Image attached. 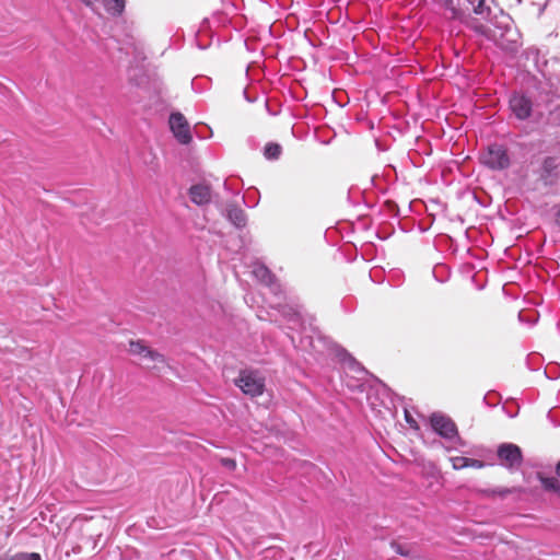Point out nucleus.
<instances>
[{
	"instance_id": "obj_1",
	"label": "nucleus",
	"mask_w": 560,
	"mask_h": 560,
	"mask_svg": "<svg viewBox=\"0 0 560 560\" xmlns=\"http://www.w3.org/2000/svg\"><path fill=\"white\" fill-rule=\"evenodd\" d=\"M441 7L450 20L459 21L475 33L493 42L499 48L514 52L517 50L518 33L513 27L511 18L501 12L500 18L491 21V8L486 0H442Z\"/></svg>"
},
{
	"instance_id": "obj_2",
	"label": "nucleus",
	"mask_w": 560,
	"mask_h": 560,
	"mask_svg": "<svg viewBox=\"0 0 560 560\" xmlns=\"http://www.w3.org/2000/svg\"><path fill=\"white\" fill-rule=\"evenodd\" d=\"M497 456L500 465L510 471L517 470L523 464V453L518 445L502 443L498 446Z\"/></svg>"
},
{
	"instance_id": "obj_3",
	"label": "nucleus",
	"mask_w": 560,
	"mask_h": 560,
	"mask_svg": "<svg viewBox=\"0 0 560 560\" xmlns=\"http://www.w3.org/2000/svg\"><path fill=\"white\" fill-rule=\"evenodd\" d=\"M481 162L487 167L501 171L510 166V158L506 149L501 144H491L481 155Z\"/></svg>"
},
{
	"instance_id": "obj_4",
	"label": "nucleus",
	"mask_w": 560,
	"mask_h": 560,
	"mask_svg": "<svg viewBox=\"0 0 560 560\" xmlns=\"http://www.w3.org/2000/svg\"><path fill=\"white\" fill-rule=\"evenodd\" d=\"M235 384L245 395H249L252 397L261 395L265 388L264 378L252 371L242 372L238 378L235 381Z\"/></svg>"
},
{
	"instance_id": "obj_5",
	"label": "nucleus",
	"mask_w": 560,
	"mask_h": 560,
	"mask_svg": "<svg viewBox=\"0 0 560 560\" xmlns=\"http://www.w3.org/2000/svg\"><path fill=\"white\" fill-rule=\"evenodd\" d=\"M168 124L174 137L179 143H190L192 139L190 126L182 113H172L168 119Z\"/></svg>"
},
{
	"instance_id": "obj_6",
	"label": "nucleus",
	"mask_w": 560,
	"mask_h": 560,
	"mask_svg": "<svg viewBox=\"0 0 560 560\" xmlns=\"http://www.w3.org/2000/svg\"><path fill=\"white\" fill-rule=\"evenodd\" d=\"M432 429L442 438L452 440L458 438L457 427L454 421L441 413H432L430 418Z\"/></svg>"
},
{
	"instance_id": "obj_7",
	"label": "nucleus",
	"mask_w": 560,
	"mask_h": 560,
	"mask_svg": "<svg viewBox=\"0 0 560 560\" xmlns=\"http://www.w3.org/2000/svg\"><path fill=\"white\" fill-rule=\"evenodd\" d=\"M510 109L513 115L520 120H526L530 117L533 112V102L524 94H513L510 98Z\"/></svg>"
},
{
	"instance_id": "obj_8",
	"label": "nucleus",
	"mask_w": 560,
	"mask_h": 560,
	"mask_svg": "<svg viewBox=\"0 0 560 560\" xmlns=\"http://www.w3.org/2000/svg\"><path fill=\"white\" fill-rule=\"evenodd\" d=\"M253 275L261 283L269 287L270 291L275 295H279L281 293V285L277 282L275 276L265 265H256L253 269Z\"/></svg>"
},
{
	"instance_id": "obj_9",
	"label": "nucleus",
	"mask_w": 560,
	"mask_h": 560,
	"mask_svg": "<svg viewBox=\"0 0 560 560\" xmlns=\"http://www.w3.org/2000/svg\"><path fill=\"white\" fill-rule=\"evenodd\" d=\"M129 351H130V353H132L135 355H141L143 358L150 359L153 362H160V363L165 362V358L163 354L148 348L141 341H130L129 342Z\"/></svg>"
},
{
	"instance_id": "obj_10",
	"label": "nucleus",
	"mask_w": 560,
	"mask_h": 560,
	"mask_svg": "<svg viewBox=\"0 0 560 560\" xmlns=\"http://www.w3.org/2000/svg\"><path fill=\"white\" fill-rule=\"evenodd\" d=\"M189 197L190 200L198 206L207 205L211 200L210 187L203 184L192 185L189 188Z\"/></svg>"
},
{
	"instance_id": "obj_11",
	"label": "nucleus",
	"mask_w": 560,
	"mask_h": 560,
	"mask_svg": "<svg viewBox=\"0 0 560 560\" xmlns=\"http://www.w3.org/2000/svg\"><path fill=\"white\" fill-rule=\"evenodd\" d=\"M557 168L558 163L557 159L552 156H548L544 160L541 165V174L540 178L545 182L546 185H551L557 178Z\"/></svg>"
},
{
	"instance_id": "obj_12",
	"label": "nucleus",
	"mask_w": 560,
	"mask_h": 560,
	"mask_svg": "<svg viewBox=\"0 0 560 560\" xmlns=\"http://www.w3.org/2000/svg\"><path fill=\"white\" fill-rule=\"evenodd\" d=\"M226 218L234 226L238 229L244 228L247 222L245 211L234 205L228 206Z\"/></svg>"
},
{
	"instance_id": "obj_13",
	"label": "nucleus",
	"mask_w": 560,
	"mask_h": 560,
	"mask_svg": "<svg viewBox=\"0 0 560 560\" xmlns=\"http://www.w3.org/2000/svg\"><path fill=\"white\" fill-rule=\"evenodd\" d=\"M451 460H452L453 468L457 469V470L466 468V467L480 469V468H483L486 465L482 460L475 459V458H468V457H464V456H456V457H453Z\"/></svg>"
},
{
	"instance_id": "obj_14",
	"label": "nucleus",
	"mask_w": 560,
	"mask_h": 560,
	"mask_svg": "<svg viewBox=\"0 0 560 560\" xmlns=\"http://www.w3.org/2000/svg\"><path fill=\"white\" fill-rule=\"evenodd\" d=\"M105 10L113 16H119L125 11L126 0H102Z\"/></svg>"
},
{
	"instance_id": "obj_15",
	"label": "nucleus",
	"mask_w": 560,
	"mask_h": 560,
	"mask_svg": "<svg viewBox=\"0 0 560 560\" xmlns=\"http://www.w3.org/2000/svg\"><path fill=\"white\" fill-rule=\"evenodd\" d=\"M538 478H539L545 490L552 491L560 495V482L557 478L544 477L541 475H538Z\"/></svg>"
},
{
	"instance_id": "obj_16",
	"label": "nucleus",
	"mask_w": 560,
	"mask_h": 560,
	"mask_svg": "<svg viewBox=\"0 0 560 560\" xmlns=\"http://www.w3.org/2000/svg\"><path fill=\"white\" fill-rule=\"evenodd\" d=\"M281 145L275 142L267 143L264 149V155L267 160H278L281 155Z\"/></svg>"
},
{
	"instance_id": "obj_17",
	"label": "nucleus",
	"mask_w": 560,
	"mask_h": 560,
	"mask_svg": "<svg viewBox=\"0 0 560 560\" xmlns=\"http://www.w3.org/2000/svg\"><path fill=\"white\" fill-rule=\"evenodd\" d=\"M523 491L524 490L520 487H513V488H500V489L495 490V493L499 494L500 497L504 498L508 494L518 493V492H523Z\"/></svg>"
},
{
	"instance_id": "obj_18",
	"label": "nucleus",
	"mask_w": 560,
	"mask_h": 560,
	"mask_svg": "<svg viewBox=\"0 0 560 560\" xmlns=\"http://www.w3.org/2000/svg\"><path fill=\"white\" fill-rule=\"evenodd\" d=\"M341 360L345 361V362H348V364L353 368V366H357L358 369L360 368V364L355 361V359L353 357H351L348 352L346 351H342V357H341Z\"/></svg>"
},
{
	"instance_id": "obj_19",
	"label": "nucleus",
	"mask_w": 560,
	"mask_h": 560,
	"mask_svg": "<svg viewBox=\"0 0 560 560\" xmlns=\"http://www.w3.org/2000/svg\"><path fill=\"white\" fill-rule=\"evenodd\" d=\"M10 560H35V553H18Z\"/></svg>"
},
{
	"instance_id": "obj_20",
	"label": "nucleus",
	"mask_w": 560,
	"mask_h": 560,
	"mask_svg": "<svg viewBox=\"0 0 560 560\" xmlns=\"http://www.w3.org/2000/svg\"><path fill=\"white\" fill-rule=\"evenodd\" d=\"M405 418L411 428H418L416 420L409 415L408 411H405Z\"/></svg>"
},
{
	"instance_id": "obj_21",
	"label": "nucleus",
	"mask_w": 560,
	"mask_h": 560,
	"mask_svg": "<svg viewBox=\"0 0 560 560\" xmlns=\"http://www.w3.org/2000/svg\"><path fill=\"white\" fill-rule=\"evenodd\" d=\"M223 464H224L226 467H230V468H234V467H235V463H234V460H232V459H224V460H223Z\"/></svg>"
},
{
	"instance_id": "obj_22",
	"label": "nucleus",
	"mask_w": 560,
	"mask_h": 560,
	"mask_svg": "<svg viewBox=\"0 0 560 560\" xmlns=\"http://www.w3.org/2000/svg\"><path fill=\"white\" fill-rule=\"evenodd\" d=\"M395 547V550L396 552L402 555V556H407V552H405L402 549H401V546L400 545H393Z\"/></svg>"
},
{
	"instance_id": "obj_23",
	"label": "nucleus",
	"mask_w": 560,
	"mask_h": 560,
	"mask_svg": "<svg viewBox=\"0 0 560 560\" xmlns=\"http://www.w3.org/2000/svg\"><path fill=\"white\" fill-rule=\"evenodd\" d=\"M86 7L93 8L97 0H81Z\"/></svg>"
},
{
	"instance_id": "obj_24",
	"label": "nucleus",
	"mask_w": 560,
	"mask_h": 560,
	"mask_svg": "<svg viewBox=\"0 0 560 560\" xmlns=\"http://www.w3.org/2000/svg\"><path fill=\"white\" fill-rule=\"evenodd\" d=\"M556 472L560 477V462L557 464Z\"/></svg>"
},
{
	"instance_id": "obj_25",
	"label": "nucleus",
	"mask_w": 560,
	"mask_h": 560,
	"mask_svg": "<svg viewBox=\"0 0 560 560\" xmlns=\"http://www.w3.org/2000/svg\"><path fill=\"white\" fill-rule=\"evenodd\" d=\"M557 223H558V224H559V226H560V210H559V211H558V213H557Z\"/></svg>"
},
{
	"instance_id": "obj_26",
	"label": "nucleus",
	"mask_w": 560,
	"mask_h": 560,
	"mask_svg": "<svg viewBox=\"0 0 560 560\" xmlns=\"http://www.w3.org/2000/svg\"><path fill=\"white\" fill-rule=\"evenodd\" d=\"M36 559H37V560H42V559H40V556H39L38 553H37V556H36Z\"/></svg>"
}]
</instances>
